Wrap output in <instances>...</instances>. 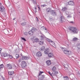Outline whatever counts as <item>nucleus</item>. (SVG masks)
I'll list each match as a JSON object with an SVG mask.
<instances>
[{
  "instance_id": "17",
  "label": "nucleus",
  "mask_w": 80,
  "mask_h": 80,
  "mask_svg": "<svg viewBox=\"0 0 80 80\" xmlns=\"http://www.w3.org/2000/svg\"><path fill=\"white\" fill-rule=\"evenodd\" d=\"M41 29L42 30H46V32H47V28H45L44 26L41 27Z\"/></svg>"
},
{
  "instance_id": "29",
  "label": "nucleus",
  "mask_w": 80,
  "mask_h": 80,
  "mask_svg": "<svg viewBox=\"0 0 80 80\" xmlns=\"http://www.w3.org/2000/svg\"><path fill=\"white\" fill-rule=\"evenodd\" d=\"M21 25H22V26H24V25H26V22H24L21 23Z\"/></svg>"
},
{
  "instance_id": "50",
  "label": "nucleus",
  "mask_w": 80,
  "mask_h": 80,
  "mask_svg": "<svg viewBox=\"0 0 80 80\" xmlns=\"http://www.w3.org/2000/svg\"><path fill=\"white\" fill-rule=\"evenodd\" d=\"M45 5H42V7H45Z\"/></svg>"
},
{
  "instance_id": "51",
  "label": "nucleus",
  "mask_w": 80,
  "mask_h": 80,
  "mask_svg": "<svg viewBox=\"0 0 80 80\" xmlns=\"http://www.w3.org/2000/svg\"><path fill=\"white\" fill-rule=\"evenodd\" d=\"M70 23H73V24L74 23V22L73 21L70 22Z\"/></svg>"
},
{
  "instance_id": "7",
  "label": "nucleus",
  "mask_w": 80,
  "mask_h": 80,
  "mask_svg": "<svg viewBox=\"0 0 80 80\" xmlns=\"http://www.w3.org/2000/svg\"><path fill=\"white\" fill-rule=\"evenodd\" d=\"M49 52H50V50H49L48 48L45 49L44 51V53L46 54V55H48V53H49Z\"/></svg>"
},
{
  "instance_id": "22",
  "label": "nucleus",
  "mask_w": 80,
  "mask_h": 80,
  "mask_svg": "<svg viewBox=\"0 0 80 80\" xmlns=\"http://www.w3.org/2000/svg\"><path fill=\"white\" fill-rule=\"evenodd\" d=\"M68 10L67 8L66 7H64L62 8V11H67V10Z\"/></svg>"
},
{
  "instance_id": "42",
  "label": "nucleus",
  "mask_w": 80,
  "mask_h": 80,
  "mask_svg": "<svg viewBox=\"0 0 80 80\" xmlns=\"http://www.w3.org/2000/svg\"><path fill=\"white\" fill-rule=\"evenodd\" d=\"M77 47L79 49H80V44L78 45Z\"/></svg>"
},
{
  "instance_id": "33",
  "label": "nucleus",
  "mask_w": 80,
  "mask_h": 80,
  "mask_svg": "<svg viewBox=\"0 0 80 80\" xmlns=\"http://www.w3.org/2000/svg\"><path fill=\"white\" fill-rule=\"evenodd\" d=\"M16 59H17V58H19V55L18 54H16Z\"/></svg>"
},
{
  "instance_id": "38",
  "label": "nucleus",
  "mask_w": 80,
  "mask_h": 80,
  "mask_svg": "<svg viewBox=\"0 0 80 80\" xmlns=\"http://www.w3.org/2000/svg\"><path fill=\"white\" fill-rule=\"evenodd\" d=\"M47 40L48 42H50V43L52 41V40L49 39L48 38H47Z\"/></svg>"
},
{
  "instance_id": "31",
  "label": "nucleus",
  "mask_w": 80,
  "mask_h": 80,
  "mask_svg": "<svg viewBox=\"0 0 80 80\" xmlns=\"http://www.w3.org/2000/svg\"><path fill=\"white\" fill-rule=\"evenodd\" d=\"M3 68V64H2L0 65V69L1 68Z\"/></svg>"
},
{
  "instance_id": "47",
  "label": "nucleus",
  "mask_w": 80,
  "mask_h": 80,
  "mask_svg": "<svg viewBox=\"0 0 80 80\" xmlns=\"http://www.w3.org/2000/svg\"><path fill=\"white\" fill-rule=\"evenodd\" d=\"M2 50V49L0 48V53H1V52Z\"/></svg>"
},
{
  "instance_id": "14",
  "label": "nucleus",
  "mask_w": 80,
  "mask_h": 80,
  "mask_svg": "<svg viewBox=\"0 0 80 80\" xmlns=\"http://www.w3.org/2000/svg\"><path fill=\"white\" fill-rule=\"evenodd\" d=\"M45 75H42L41 76V77L39 78L40 80H43V79H44V78H45Z\"/></svg>"
},
{
  "instance_id": "8",
  "label": "nucleus",
  "mask_w": 80,
  "mask_h": 80,
  "mask_svg": "<svg viewBox=\"0 0 80 80\" xmlns=\"http://www.w3.org/2000/svg\"><path fill=\"white\" fill-rule=\"evenodd\" d=\"M42 55V52H38L36 53V56L38 57H41Z\"/></svg>"
},
{
  "instance_id": "37",
  "label": "nucleus",
  "mask_w": 80,
  "mask_h": 80,
  "mask_svg": "<svg viewBox=\"0 0 80 80\" xmlns=\"http://www.w3.org/2000/svg\"><path fill=\"white\" fill-rule=\"evenodd\" d=\"M21 39H22V40H24V41H25V42L26 41V39H25V38H23L21 37Z\"/></svg>"
},
{
  "instance_id": "9",
  "label": "nucleus",
  "mask_w": 80,
  "mask_h": 80,
  "mask_svg": "<svg viewBox=\"0 0 80 80\" xmlns=\"http://www.w3.org/2000/svg\"><path fill=\"white\" fill-rule=\"evenodd\" d=\"M68 3L69 5H71V6H73L74 5V2L72 1L68 2Z\"/></svg>"
},
{
  "instance_id": "23",
  "label": "nucleus",
  "mask_w": 80,
  "mask_h": 80,
  "mask_svg": "<svg viewBox=\"0 0 80 80\" xmlns=\"http://www.w3.org/2000/svg\"><path fill=\"white\" fill-rule=\"evenodd\" d=\"M52 11V9L50 8H48L47 9V11L48 12H51Z\"/></svg>"
},
{
  "instance_id": "4",
  "label": "nucleus",
  "mask_w": 80,
  "mask_h": 80,
  "mask_svg": "<svg viewBox=\"0 0 80 80\" xmlns=\"http://www.w3.org/2000/svg\"><path fill=\"white\" fill-rule=\"evenodd\" d=\"M22 68H25L27 66V63L25 61H22L21 65Z\"/></svg>"
},
{
  "instance_id": "3",
  "label": "nucleus",
  "mask_w": 80,
  "mask_h": 80,
  "mask_svg": "<svg viewBox=\"0 0 80 80\" xmlns=\"http://www.w3.org/2000/svg\"><path fill=\"white\" fill-rule=\"evenodd\" d=\"M59 20L61 23H63L65 20V19L64 16H61L59 18Z\"/></svg>"
},
{
  "instance_id": "40",
  "label": "nucleus",
  "mask_w": 80,
  "mask_h": 80,
  "mask_svg": "<svg viewBox=\"0 0 80 80\" xmlns=\"http://www.w3.org/2000/svg\"><path fill=\"white\" fill-rule=\"evenodd\" d=\"M49 20H53V18H52V17H50L49 18Z\"/></svg>"
},
{
  "instance_id": "30",
  "label": "nucleus",
  "mask_w": 80,
  "mask_h": 80,
  "mask_svg": "<svg viewBox=\"0 0 80 80\" xmlns=\"http://www.w3.org/2000/svg\"><path fill=\"white\" fill-rule=\"evenodd\" d=\"M64 67L65 68H67L68 67V64H66L64 66Z\"/></svg>"
},
{
  "instance_id": "34",
  "label": "nucleus",
  "mask_w": 80,
  "mask_h": 80,
  "mask_svg": "<svg viewBox=\"0 0 80 80\" xmlns=\"http://www.w3.org/2000/svg\"><path fill=\"white\" fill-rule=\"evenodd\" d=\"M43 73V72L40 71L38 76H40V75L42 73Z\"/></svg>"
},
{
  "instance_id": "1",
  "label": "nucleus",
  "mask_w": 80,
  "mask_h": 80,
  "mask_svg": "<svg viewBox=\"0 0 80 80\" xmlns=\"http://www.w3.org/2000/svg\"><path fill=\"white\" fill-rule=\"evenodd\" d=\"M69 29L70 31H71L72 33H73L74 34H77L79 31L78 29L74 27H71L69 28Z\"/></svg>"
},
{
  "instance_id": "48",
  "label": "nucleus",
  "mask_w": 80,
  "mask_h": 80,
  "mask_svg": "<svg viewBox=\"0 0 80 80\" xmlns=\"http://www.w3.org/2000/svg\"><path fill=\"white\" fill-rule=\"evenodd\" d=\"M38 10H40V7H38Z\"/></svg>"
},
{
  "instance_id": "5",
  "label": "nucleus",
  "mask_w": 80,
  "mask_h": 80,
  "mask_svg": "<svg viewBox=\"0 0 80 80\" xmlns=\"http://www.w3.org/2000/svg\"><path fill=\"white\" fill-rule=\"evenodd\" d=\"M51 14L53 16H57V12L54 10H52L51 11Z\"/></svg>"
},
{
  "instance_id": "2",
  "label": "nucleus",
  "mask_w": 80,
  "mask_h": 80,
  "mask_svg": "<svg viewBox=\"0 0 80 80\" xmlns=\"http://www.w3.org/2000/svg\"><path fill=\"white\" fill-rule=\"evenodd\" d=\"M2 3L0 2V12H1V13H3V12H5V7L2 5Z\"/></svg>"
},
{
  "instance_id": "25",
  "label": "nucleus",
  "mask_w": 80,
  "mask_h": 80,
  "mask_svg": "<svg viewBox=\"0 0 80 80\" xmlns=\"http://www.w3.org/2000/svg\"><path fill=\"white\" fill-rule=\"evenodd\" d=\"M39 41V39H38V38H36L34 39V42H38Z\"/></svg>"
},
{
  "instance_id": "12",
  "label": "nucleus",
  "mask_w": 80,
  "mask_h": 80,
  "mask_svg": "<svg viewBox=\"0 0 80 80\" xmlns=\"http://www.w3.org/2000/svg\"><path fill=\"white\" fill-rule=\"evenodd\" d=\"M46 63L47 64V65L48 66H49L50 65H51V61L50 60H48L46 62Z\"/></svg>"
},
{
  "instance_id": "53",
  "label": "nucleus",
  "mask_w": 80,
  "mask_h": 80,
  "mask_svg": "<svg viewBox=\"0 0 80 80\" xmlns=\"http://www.w3.org/2000/svg\"><path fill=\"white\" fill-rule=\"evenodd\" d=\"M48 73H49V74L51 73L50 72V71H48Z\"/></svg>"
},
{
  "instance_id": "46",
  "label": "nucleus",
  "mask_w": 80,
  "mask_h": 80,
  "mask_svg": "<svg viewBox=\"0 0 80 80\" xmlns=\"http://www.w3.org/2000/svg\"><path fill=\"white\" fill-rule=\"evenodd\" d=\"M66 15H68V11H66Z\"/></svg>"
},
{
  "instance_id": "49",
  "label": "nucleus",
  "mask_w": 80,
  "mask_h": 80,
  "mask_svg": "<svg viewBox=\"0 0 80 80\" xmlns=\"http://www.w3.org/2000/svg\"><path fill=\"white\" fill-rule=\"evenodd\" d=\"M49 75H51V77H53V75H52V73H51L49 74Z\"/></svg>"
},
{
  "instance_id": "41",
  "label": "nucleus",
  "mask_w": 80,
  "mask_h": 80,
  "mask_svg": "<svg viewBox=\"0 0 80 80\" xmlns=\"http://www.w3.org/2000/svg\"><path fill=\"white\" fill-rule=\"evenodd\" d=\"M22 58H20L18 60L19 62H22Z\"/></svg>"
},
{
  "instance_id": "19",
  "label": "nucleus",
  "mask_w": 80,
  "mask_h": 80,
  "mask_svg": "<svg viewBox=\"0 0 80 80\" xmlns=\"http://www.w3.org/2000/svg\"><path fill=\"white\" fill-rule=\"evenodd\" d=\"M56 70H57V68L55 67H53L52 69V70L53 72H55Z\"/></svg>"
},
{
  "instance_id": "6",
  "label": "nucleus",
  "mask_w": 80,
  "mask_h": 80,
  "mask_svg": "<svg viewBox=\"0 0 80 80\" xmlns=\"http://www.w3.org/2000/svg\"><path fill=\"white\" fill-rule=\"evenodd\" d=\"M1 55L2 57H8L9 56V54L7 53H2L1 54Z\"/></svg>"
},
{
  "instance_id": "52",
  "label": "nucleus",
  "mask_w": 80,
  "mask_h": 80,
  "mask_svg": "<svg viewBox=\"0 0 80 80\" xmlns=\"http://www.w3.org/2000/svg\"><path fill=\"white\" fill-rule=\"evenodd\" d=\"M61 48L63 50V49H64V48L63 47H61Z\"/></svg>"
},
{
  "instance_id": "55",
  "label": "nucleus",
  "mask_w": 80,
  "mask_h": 80,
  "mask_svg": "<svg viewBox=\"0 0 80 80\" xmlns=\"http://www.w3.org/2000/svg\"><path fill=\"white\" fill-rule=\"evenodd\" d=\"M15 19H16V18H14L13 19V20H15Z\"/></svg>"
},
{
  "instance_id": "28",
  "label": "nucleus",
  "mask_w": 80,
  "mask_h": 80,
  "mask_svg": "<svg viewBox=\"0 0 80 80\" xmlns=\"http://www.w3.org/2000/svg\"><path fill=\"white\" fill-rule=\"evenodd\" d=\"M50 44H51V45L53 46V45H55V42H54L52 41H51V42H50ZM52 44L53 45H52Z\"/></svg>"
},
{
  "instance_id": "10",
  "label": "nucleus",
  "mask_w": 80,
  "mask_h": 80,
  "mask_svg": "<svg viewBox=\"0 0 80 80\" xmlns=\"http://www.w3.org/2000/svg\"><path fill=\"white\" fill-rule=\"evenodd\" d=\"M7 67L8 69H12V65L10 64H7Z\"/></svg>"
},
{
  "instance_id": "13",
  "label": "nucleus",
  "mask_w": 80,
  "mask_h": 80,
  "mask_svg": "<svg viewBox=\"0 0 80 80\" xmlns=\"http://www.w3.org/2000/svg\"><path fill=\"white\" fill-rule=\"evenodd\" d=\"M48 55L49 57H52L53 56V54L52 53L50 52L48 54Z\"/></svg>"
},
{
  "instance_id": "27",
  "label": "nucleus",
  "mask_w": 80,
  "mask_h": 80,
  "mask_svg": "<svg viewBox=\"0 0 80 80\" xmlns=\"http://www.w3.org/2000/svg\"><path fill=\"white\" fill-rule=\"evenodd\" d=\"M37 29H36V28H32V31H34L35 32V31H37Z\"/></svg>"
},
{
  "instance_id": "20",
  "label": "nucleus",
  "mask_w": 80,
  "mask_h": 80,
  "mask_svg": "<svg viewBox=\"0 0 80 80\" xmlns=\"http://www.w3.org/2000/svg\"><path fill=\"white\" fill-rule=\"evenodd\" d=\"M69 51H67L66 50H64V53H65V54H68V55H69L70 54L68 53L69 52Z\"/></svg>"
},
{
  "instance_id": "36",
  "label": "nucleus",
  "mask_w": 80,
  "mask_h": 80,
  "mask_svg": "<svg viewBox=\"0 0 80 80\" xmlns=\"http://www.w3.org/2000/svg\"><path fill=\"white\" fill-rule=\"evenodd\" d=\"M28 59H29V57H28L25 56L24 60H28Z\"/></svg>"
},
{
  "instance_id": "21",
  "label": "nucleus",
  "mask_w": 80,
  "mask_h": 80,
  "mask_svg": "<svg viewBox=\"0 0 80 80\" xmlns=\"http://www.w3.org/2000/svg\"><path fill=\"white\" fill-rule=\"evenodd\" d=\"M64 80H69V78L68 76H64L63 77Z\"/></svg>"
},
{
  "instance_id": "35",
  "label": "nucleus",
  "mask_w": 80,
  "mask_h": 80,
  "mask_svg": "<svg viewBox=\"0 0 80 80\" xmlns=\"http://www.w3.org/2000/svg\"><path fill=\"white\" fill-rule=\"evenodd\" d=\"M32 0V1L33 2L34 4H36V3H37V2H36V0Z\"/></svg>"
},
{
  "instance_id": "24",
  "label": "nucleus",
  "mask_w": 80,
  "mask_h": 80,
  "mask_svg": "<svg viewBox=\"0 0 80 80\" xmlns=\"http://www.w3.org/2000/svg\"><path fill=\"white\" fill-rule=\"evenodd\" d=\"M78 40V39L77 38H73V42H75V41H77Z\"/></svg>"
},
{
  "instance_id": "58",
  "label": "nucleus",
  "mask_w": 80,
  "mask_h": 80,
  "mask_svg": "<svg viewBox=\"0 0 80 80\" xmlns=\"http://www.w3.org/2000/svg\"><path fill=\"white\" fill-rule=\"evenodd\" d=\"M7 32H8V30H6Z\"/></svg>"
},
{
  "instance_id": "11",
  "label": "nucleus",
  "mask_w": 80,
  "mask_h": 80,
  "mask_svg": "<svg viewBox=\"0 0 80 80\" xmlns=\"http://www.w3.org/2000/svg\"><path fill=\"white\" fill-rule=\"evenodd\" d=\"M41 34L42 35L40 36V39L41 40H44V39L45 38V36L44 35H43V34L42 33H41Z\"/></svg>"
},
{
  "instance_id": "39",
  "label": "nucleus",
  "mask_w": 80,
  "mask_h": 80,
  "mask_svg": "<svg viewBox=\"0 0 80 80\" xmlns=\"http://www.w3.org/2000/svg\"><path fill=\"white\" fill-rule=\"evenodd\" d=\"M25 56H22V60H25Z\"/></svg>"
},
{
  "instance_id": "32",
  "label": "nucleus",
  "mask_w": 80,
  "mask_h": 80,
  "mask_svg": "<svg viewBox=\"0 0 80 80\" xmlns=\"http://www.w3.org/2000/svg\"><path fill=\"white\" fill-rule=\"evenodd\" d=\"M39 43L40 45H43V42H41V41H40L39 42Z\"/></svg>"
},
{
  "instance_id": "54",
  "label": "nucleus",
  "mask_w": 80,
  "mask_h": 80,
  "mask_svg": "<svg viewBox=\"0 0 80 80\" xmlns=\"http://www.w3.org/2000/svg\"><path fill=\"white\" fill-rule=\"evenodd\" d=\"M26 33H26V32L24 33V35H27V34H26Z\"/></svg>"
},
{
  "instance_id": "56",
  "label": "nucleus",
  "mask_w": 80,
  "mask_h": 80,
  "mask_svg": "<svg viewBox=\"0 0 80 80\" xmlns=\"http://www.w3.org/2000/svg\"><path fill=\"white\" fill-rule=\"evenodd\" d=\"M35 10H37V8H35Z\"/></svg>"
},
{
  "instance_id": "45",
  "label": "nucleus",
  "mask_w": 80,
  "mask_h": 80,
  "mask_svg": "<svg viewBox=\"0 0 80 80\" xmlns=\"http://www.w3.org/2000/svg\"><path fill=\"white\" fill-rule=\"evenodd\" d=\"M36 18L37 19V22H38L39 21V20H38V18L37 17H36Z\"/></svg>"
},
{
  "instance_id": "26",
  "label": "nucleus",
  "mask_w": 80,
  "mask_h": 80,
  "mask_svg": "<svg viewBox=\"0 0 80 80\" xmlns=\"http://www.w3.org/2000/svg\"><path fill=\"white\" fill-rule=\"evenodd\" d=\"M54 73H52V74H53V75H56L57 74H58V72H56L55 71L54 72Z\"/></svg>"
},
{
  "instance_id": "43",
  "label": "nucleus",
  "mask_w": 80,
  "mask_h": 80,
  "mask_svg": "<svg viewBox=\"0 0 80 80\" xmlns=\"http://www.w3.org/2000/svg\"><path fill=\"white\" fill-rule=\"evenodd\" d=\"M67 17L68 18H71L72 17V16L70 15H69Z\"/></svg>"
},
{
  "instance_id": "15",
  "label": "nucleus",
  "mask_w": 80,
  "mask_h": 80,
  "mask_svg": "<svg viewBox=\"0 0 80 80\" xmlns=\"http://www.w3.org/2000/svg\"><path fill=\"white\" fill-rule=\"evenodd\" d=\"M28 33L30 35H32L33 33H34V32L33 31H29Z\"/></svg>"
},
{
  "instance_id": "44",
  "label": "nucleus",
  "mask_w": 80,
  "mask_h": 80,
  "mask_svg": "<svg viewBox=\"0 0 80 80\" xmlns=\"http://www.w3.org/2000/svg\"><path fill=\"white\" fill-rule=\"evenodd\" d=\"M9 58H13V56H12V55H9Z\"/></svg>"
},
{
  "instance_id": "16",
  "label": "nucleus",
  "mask_w": 80,
  "mask_h": 80,
  "mask_svg": "<svg viewBox=\"0 0 80 80\" xmlns=\"http://www.w3.org/2000/svg\"><path fill=\"white\" fill-rule=\"evenodd\" d=\"M14 73V72L13 71H10L8 72V74L9 75H12Z\"/></svg>"
},
{
  "instance_id": "18",
  "label": "nucleus",
  "mask_w": 80,
  "mask_h": 80,
  "mask_svg": "<svg viewBox=\"0 0 80 80\" xmlns=\"http://www.w3.org/2000/svg\"><path fill=\"white\" fill-rule=\"evenodd\" d=\"M44 49H45V47L42 46L41 48L40 49V51L41 52H43V51H44Z\"/></svg>"
},
{
  "instance_id": "57",
  "label": "nucleus",
  "mask_w": 80,
  "mask_h": 80,
  "mask_svg": "<svg viewBox=\"0 0 80 80\" xmlns=\"http://www.w3.org/2000/svg\"><path fill=\"white\" fill-rule=\"evenodd\" d=\"M21 55L22 56V53H21Z\"/></svg>"
}]
</instances>
